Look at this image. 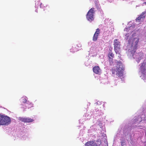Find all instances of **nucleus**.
<instances>
[{
    "label": "nucleus",
    "mask_w": 146,
    "mask_h": 146,
    "mask_svg": "<svg viewBox=\"0 0 146 146\" xmlns=\"http://www.w3.org/2000/svg\"><path fill=\"white\" fill-rule=\"evenodd\" d=\"M114 50L116 54L119 53L120 42L118 40L115 39L113 41Z\"/></svg>",
    "instance_id": "5"
},
{
    "label": "nucleus",
    "mask_w": 146,
    "mask_h": 146,
    "mask_svg": "<svg viewBox=\"0 0 146 146\" xmlns=\"http://www.w3.org/2000/svg\"><path fill=\"white\" fill-rule=\"evenodd\" d=\"M113 54L111 53H109V61L110 62V63L111 64H113V62L112 61V58H110V56L112 57L113 56Z\"/></svg>",
    "instance_id": "14"
},
{
    "label": "nucleus",
    "mask_w": 146,
    "mask_h": 146,
    "mask_svg": "<svg viewBox=\"0 0 146 146\" xmlns=\"http://www.w3.org/2000/svg\"><path fill=\"white\" fill-rule=\"evenodd\" d=\"M19 120H20V121L24 122H27V123H29L33 121H34V119H31L29 117H19Z\"/></svg>",
    "instance_id": "7"
},
{
    "label": "nucleus",
    "mask_w": 146,
    "mask_h": 146,
    "mask_svg": "<svg viewBox=\"0 0 146 146\" xmlns=\"http://www.w3.org/2000/svg\"><path fill=\"white\" fill-rule=\"evenodd\" d=\"M108 80L107 79H105L103 80V81L101 82H102L103 84H106L108 83Z\"/></svg>",
    "instance_id": "17"
},
{
    "label": "nucleus",
    "mask_w": 146,
    "mask_h": 146,
    "mask_svg": "<svg viewBox=\"0 0 146 146\" xmlns=\"http://www.w3.org/2000/svg\"><path fill=\"white\" fill-rule=\"evenodd\" d=\"M11 120L9 117L0 114V125H8L10 123Z\"/></svg>",
    "instance_id": "3"
},
{
    "label": "nucleus",
    "mask_w": 146,
    "mask_h": 146,
    "mask_svg": "<svg viewBox=\"0 0 146 146\" xmlns=\"http://www.w3.org/2000/svg\"><path fill=\"white\" fill-rule=\"evenodd\" d=\"M143 127V128H144V127Z\"/></svg>",
    "instance_id": "30"
},
{
    "label": "nucleus",
    "mask_w": 146,
    "mask_h": 146,
    "mask_svg": "<svg viewBox=\"0 0 146 146\" xmlns=\"http://www.w3.org/2000/svg\"><path fill=\"white\" fill-rule=\"evenodd\" d=\"M48 6V5H44L42 4V7H43V8H44V7H47Z\"/></svg>",
    "instance_id": "20"
},
{
    "label": "nucleus",
    "mask_w": 146,
    "mask_h": 146,
    "mask_svg": "<svg viewBox=\"0 0 146 146\" xmlns=\"http://www.w3.org/2000/svg\"><path fill=\"white\" fill-rule=\"evenodd\" d=\"M93 71L96 74H100L101 72V70L98 66H95L93 68Z\"/></svg>",
    "instance_id": "10"
},
{
    "label": "nucleus",
    "mask_w": 146,
    "mask_h": 146,
    "mask_svg": "<svg viewBox=\"0 0 146 146\" xmlns=\"http://www.w3.org/2000/svg\"><path fill=\"white\" fill-rule=\"evenodd\" d=\"M23 107V108H25V107Z\"/></svg>",
    "instance_id": "27"
},
{
    "label": "nucleus",
    "mask_w": 146,
    "mask_h": 146,
    "mask_svg": "<svg viewBox=\"0 0 146 146\" xmlns=\"http://www.w3.org/2000/svg\"><path fill=\"white\" fill-rule=\"evenodd\" d=\"M27 97L25 96H23L21 99V100L22 102L25 104V106L28 107V108H30L33 106V104L31 103L29 101H27Z\"/></svg>",
    "instance_id": "6"
},
{
    "label": "nucleus",
    "mask_w": 146,
    "mask_h": 146,
    "mask_svg": "<svg viewBox=\"0 0 146 146\" xmlns=\"http://www.w3.org/2000/svg\"><path fill=\"white\" fill-rule=\"evenodd\" d=\"M145 135H146V131H145Z\"/></svg>",
    "instance_id": "25"
},
{
    "label": "nucleus",
    "mask_w": 146,
    "mask_h": 146,
    "mask_svg": "<svg viewBox=\"0 0 146 146\" xmlns=\"http://www.w3.org/2000/svg\"><path fill=\"white\" fill-rule=\"evenodd\" d=\"M27 138L26 137V136L24 135V137H22V139H26Z\"/></svg>",
    "instance_id": "18"
},
{
    "label": "nucleus",
    "mask_w": 146,
    "mask_h": 146,
    "mask_svg": "<svg viewBox=\"0 0 146 146\" xmlns=\"http://www.w3.org/2000/svg\"><path fill=\"white\" fill-rule=\"evenodd\" d=\"M116 85V84H114V85Z\"/></svg>",
    "instance_id": "28"
},
{
    "label": "nucleus",
    "mask_w": 146,
    "mask_h": 146,
    "mask_svg": "<svg viewBox=\"0 0 146 146\" xmlns=\"http://www.w3.org/2000/svg\"><path fill=\"white\" fill-rule=\"evenodd\" d=\"M94 8H92L88 12L86 15L87 19L89 21H92L94 20V13L95 12Z\"/></svg>",
    "instance_id": "4"
},
{
    "label": "nucleus",
    "mask_w": 146,
    "mask_h": 146,
    "mask_svg": "<svg viewBox=\"0 0 146 146\" xmlns=\"http://www.w3.org/2000/svg\"><path fill=\"white\" fill-rule=\"evenodd\" d=\"M117 66L113 68L112 73L113 76L117 77H119L122 81L124 80V79L121 78L123 76V72L124 70L123 65L121 62H116Z\"/></svg>",
    "instance_id": "2"
},
{
    "label": "nucleus",
    "mask_w": 146,
    "mask_h": 146,
    "mask_svg": "<svg viewBox=\"0 0 146 146\" xmlns=\"http://www.w3.org/2000/svg\"><path fill=\"white\" fill-rule=\"evenodd\" d=\"M146 14V10L143 12L141 15L136 19L137 21H143L145 17V14Z\"/></svg>",
    "instance_id": "8"
},
{
    "label": "nucleus",
    "mask_w": 146,
    "mask_h": 146,
    "mask_svg": "<svg viewBox=\"0 0 146 146\" xmlns=\"http://www.w3.org/2000/svg\"><path fill=\"white\" fill-rule=\"evenodd\" d=\"M100 103H101V102H100L99 101H98L97 102V104H98V105H99L100 104H101Z\"/></svg>",
    "instance_id": "21"
},
{
    "label": "nucleus",
    "mask_w": 146,
    "mask_h": 146,
    "mask_svg": "<svg viewBox=\"0 0 146 146\" xmlns=\"http://www.w3.org/2000/svg\"><path fill=\"white\" fill-rule=\"evenodd\" d=\"M131 23V22H129L124 29V31L127 33L125 36V38L128 41L127 49L128 51L127 55L131 58L135 59L138 63L139 62L140 60L145 58L143 63L140 65L139 74L141 75L140 77L142 79L144 80H146V58H145V55L143 53L140 52L137 53L136 52L139 41V36L137 34L133 32L134 26L131 25L129 26Z\"/></svg>",
    "instance_id": "1"
},
{
    "label": "nucleus",
    "mask_w": 146,
    "mask_h": 146,
    "mask_svg": "<svg viewBox=\"0 0 146 146\" xmlns=\"http://www.w3.org/2000/svg\"><path fill=\"white\" fill-rule=\"evenodd\" d=\"M100 33V30L99 29H96L93 38V40L94 41H96L97 40L98 36L99 35Z\"/></svg>",
    "instance_id": "9"
},
{
    "label": "nucleus",
    "mask_w": 146,
    "mask_h": 146,
    "mask_svg": "<svg viewBox=\"0 0 146 146\" xmlns=\"http://www.w3.org/2000/svg\"><path fill=\"white\" fill-rule=\"evenodd\" d=\"M86 66H87V65L86 64Z\"/></svg>",
    "instance_id": "29"
},
{
    "label": "nucleus",
    "mask_w": 146,
    "mask_h": 146,
    "mask_svg": "<svg viewBox=\"0 0 146 146\" xmlns=\"http://www.w3.org/2000/svg\"><path fill=\"white\" fill-rule=\"evenodd\" d=\"M126 140L125 139L122 140L121 141V146H126Z\"/></svg>",
    "instance_id": "15"
},
{
    "label": "nucleus",
    "mask_w": 146,
    "mask_h": 146,
    "mask_svg": "<svg viewBox=\"0 0 146 146\" xmlns=\"http://www.w3.org/2000/svg\"><path fill=\"white\" fill-rule=\"evenodd\" d=\"M77 46L78 47H80L81 46V44H79L77 45Z\"/></svg>",
    "instance_id": "19"
},
{
    "label": "nucleus",
    "mask_w": 146,
    "mask_h": 146,
    "mask_svg": "<svg viewBox=\"0 0 146 146\" xmlns=\"http://www.w3.org/2000/svg\"><path fill=\"white\" fill-rule=\"evenodd\" d=\"M146 5V2L143 3L142 5Z\"/></svg>",
    "instance_id": "22"
},
{
    "label": "nucleus",
    "mask_w": 146,
    "mask_h": 146,
    "mask_svg": "<svg viewBox=\"0 0 146 146\" xmlns=\"http://www.w3.org/2000/svg\"><path fill=\"white\" fill-rule=\"evenodd\" d=\"M35 12H37V11H36V10H35Z\"/></svg>",
    "instance_id": "24"
},
{
    "label": "nucleus",
    "mask_w": 146,
    "mask_h": 146,
    "mask_svg": "<svg viewBox=\"0 0 146 146\" xmlns=\"http://www.w3.org/2000/svg\"><path fill=\"white\" fill-rule=\"evenodd\" d=\"M137 21V20H136ZM138 21V22H139V21ZM140 22H141V21H140Z\"/></svg>",
    "instance_id": "26"
},
{
    "label": "nucleus",
    "mask_w": 146,
    "mask_h": 146,
    "mask_svg": "<svg viewBox=\"0 0 146 146\" xmlns=\"http://www.w3.org/2000/svg\"><path fill=\"white\" fill-rule=\"evenodd\" d=\"M85 146H100V145H97L93 141H89L86 143Z\"/></svg>",
    "instance_id": "11"
},
{
    "label": "nucleus",
    "mask_w": 146,
    "mask_h": 146,
    "mask_svg": "<svg viewBox=\"0 0 146 146\" xmlns=\"http://www.w3.org/2000/svg\"><path fill=\"white\" fill-rule=\"evenodd\" d=\"M77 50L76 48H75V47L72 46V49L70 50V51L71 52L73 53H74L76 51H77Z\"/></svg>",
    "instance_id": "16"
},
{
    "label": "nucleus",
    "mask_w": 146,
    "mask_h": 146,
    "mask_svg": "<svg viewBox=\"0 0 146 146\" xmlns=\"http://www.w3.org/2000/svg\"><path fill=\"white\" fill-rule=\"evenodd\" d=\"M94 113L95 114H98V115H101L103 113L101 112L100 109L98 108L97 107L96 109H95L94 110Z\"/></svg>",
    "instance_id": "12"
},
{
    "label": "nucleus",
    "mask_w": 146,
    "mask_h": 146,
    "mask_svg": "<svg viewBox=\"0 0 146 146\" xmlns=\"http://www.w3.org/2000/svg\"><path fill=\"white\" fill-rule=\"evenodd\" d=\"M140 128V129H142V130H144V129H142V128Z\"/></svg>",
    "instance_id": "23"
},
{
    "label": "nucleus",
    "mask_w": 146,
    "mask_h": 146,
    "mask_svg": "<svg viewBox=\"0 0 146 146\" xmlns=\"http://www.w3.org/2000/svg\"><path fill=\"white\" fill-rule=\"evenodd\" d=\"M42 4L40 2V0H37L35 3V8H38L40 6V8H43V7H42Z\"/></svg>",
    "instance_id": "13"
}]
</instances>
